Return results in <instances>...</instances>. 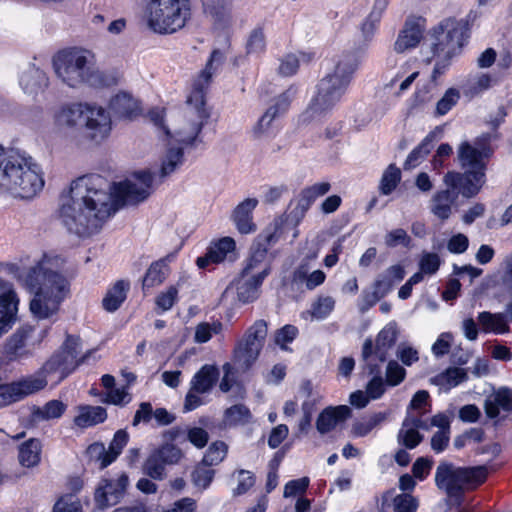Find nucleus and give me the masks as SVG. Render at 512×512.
<instances>
[{"label":"nucleus","instance_id":"nucleus-34","mask_svg":"<svg viewBox=\"0 0 512 512\" xmlns=\"http://www.w3.org/2000/svg\"><path fill=\"white\" fill-rule=\"evenodd\" d=\"M41 443L38 439H29L19 447V462L22 466L31 468L40 462Z\"/></svg>","mask_w":512,"mask_h":512},{"label":"nucleus","instance_id":"nucleus-36","mask_svg":"<svg viewBox=\"0 0 512 512\" xmlns=\"http://www.w3.org/2000/svg\"><path fill=\"white\" fill-rule=\"evenodd\" d=\"M67 405L60 400H50L43 407L33 410L32 416L36 421L60 418L66 411Z\"/></svg>","mask_w":512,"mask_h":512},{"label":"nucleus","instance_id":"nucleus-55","mask_svg":"<svg viewBox=\"0 0 512 512\" xmlns=\"http://www.w3.org/2000/svg\"><path fill=\"white\" fill-rule=\"evenodd\" d=\"M460 93L454 88L448 89L443 97L437 102L436 114L445 115L459 100Z\"/></svg>","mask_w":512,"mask_h":512},{"label":"nucleus","instance_id":"nucleus-14","mask_svg":"<svg viewBox=\"0 0 512 512\" xmlns=\"http://www.w3.org/2000/svg\"><path fill=\"white\" fill-rule=\"evenodd\" d=\"M44 373L39 369L35 374L12 382L6 386L0 393V406H5L18 401L28 395L44 389L47 385V379Z\"/></svg>","mask_w":512,"mask_h":512},{"label":"nucleus","instance_id":"nucleus-19","mask_svg":"<svg viewBox=\"0 0 512 512\" xmlns=\"http://www.w3.org/2000/svg\"><path fill=\"white\" fill-rule=\"evenodd\" d=\"M205 16L214 29L227 30L233 24L232 5L226 0H201Z\"/></svg>","mask_w":512,"mask_h":512},{"label":"nucleus","instance_id":"nucleus-37","mask_svg":"<svg viewBox=\"0 0 512 512\" xmlns=\"http://www.w3.org/2000/svg\"><path fill=\"white\" fill-rule=\"evenodd\" d=\"M435 132H430L423 141L411 151V153L408 155L405 163H404V169H410L415 167L419 160L424 158L426 155H428L432 149L433 141L435 139Z\"/></svg>","mask_w":512,"mask_h":512},{"label":"nucleus","instance_id":"nucleus-64","mask_svg":"<svg viewBox=\"0 0 512 512\" xmlns=\"http://www.w3.org/2000/svg\"><path fill=\"white\" fill-rule=\"evenodd\" d=\"M187 439L197 448H203L206 446L209 440V435L206 430L200 427H193L187 429Z\"/></svg>","mask_w":512,"mask_h":512},{"label":"nucleus","instance_id":"nucleus-40","mask_svg":"<svg viewBox=\"0 0 512 512\" xmlns=\"http://www.w3.org/2000/svg\"><path fill=\"white\" fill-rule=\"evenodd\" d=\"M183 162V149L181 147H169L162 161L160 177L165 178Z\"/></svg>","mask_w":512,"mask_h":512},{"label":"nucleus","instance_id":"nucleus-32","mask_svg":"<svg viewBox=\"0 0 512 512\" xmlns=\"http://www.w3.org/2000/svg\"><path fill=\"white\" fill-rule=\"evenodd\" d=\"M397 339V329L395 325L385 326L377 335L375 341V354L380 362L387 359L388 350L395 344Z\"/></svg>","mask_w":512,"mask_h":512},{"label":"nucleus","instance_id":"nucleus-17","mask_svg":"<svg viewBox=\"0 0 512 512\" xmlns=\"http://www.w3.org/2000/svg\"><path fill=\"white\" fill-rule=\"evenodd\" d=\"M18 302L12 284L0 280V337L12 328L16 319Z\"/></svg>","mask_w":512,"mask_h":512},{"label":"nucleus","instance_id":"nucleus-49","mask_svg":"<svg viewBox=\"0 0 512 512\" xmlns=\"http://www.w3.org/2000/svg\"><path fill=\"white\" fill-rule=\"evenodd\" d=\"M295 93L296 90L294 88H288L273 100V103L269 106L268 110L275 112L276 117L281 116L289 109Z\"/></svg>","mask_w":512,"mask_h":512},{"label":"nucleus","instance_id":"nucleus-35","mask_svg":"<svg viewBox=\"0 0 512 512\" xmlns=\"http://www.w3.org/2000/svg\"><path fill=\"white\" fill-rule=\"evenodd\" d=\"M168 274L166 258L153 262L148 268L142 282L143 289L160 285Z\"/></svg>","mask_w":512,"mask_h":512},{"label":"nucleus","instance_id":"nucleus-41","mask_svg":"<svg viewBox=\"0 0 512 512\" xmlns=\"http://www.w3.org/2000/svg\"><path fill=\"white\" fill-rule=\"evenodd\" d=\"M388 417L386 412H377L372 414L369 418L364 421L356 422L352 426V432L354 435L363 437L369 434L375 427L383 423Z\"/></svg>","mask_w":512,"mask_h":512},{"label":"nucleus","instance_id":"nucleus-1","mask_svg":"<svg viewBox=\"0 0 512 512\" xmlns=\"http://www.w3.org/2000/svg\"><path fill=\"white\" fill-rule=\"evenodd\" d=\"M153 184L149 171H139L118 184H111L98 174L74 180L68 196L62 198L60 219L68 232L88 238L100 231L116 211V202L135 205L148 198Z\"/></svg>","mask_w":512,"mask_h":512},{"label":"nucleus","instance_id":"nucleus-16","mask_svg":"<svg viewBox=\"0 0 512 512\" xmlns=\"http://www.w3.org/2000/svg\"><path fill=\"white\" fill-rule=\"evenodd\" d=\"M128 438V433L120 429L115 433L108 449L102 443H93L87 448V454L90 459L100 462V468L103 469L120 455Z\"/></svg>","mask_w":512,"mask_h":512},{"label":"nucleus","instance_id":"nucleus-3","mask_svg":"<svg viewBox=\"0 0 512 512\" xmlns=\"http://www.w3.org/2000/svg\"><path fill=\"white\" fill-rule=\"evenodd\" d=\"M25 284L33 294L29 310L38 320L57 315L61 304L70 293V283L67 278L41 264L30 268L25 277Z\"/></svg>","mask_w":512,"mask_h":512},{"label":"nucleus","instance_id":"nucleus-59","mask_svg":"<svg viewBox=\"0 0 512 512\" xmlns=\"http://www.w3.org/2000/svg\"><path fill=\"white\" fill-rule=\"evenodd\" d=\"M237 479V486L233 490L234 496L245 494L255 483L254 475L247 470H239Z\"/></svg>","mask_w":512,"mask_h":512},{"label":"nucleus","instance_id":"nucleus-2","mask_svg":"<svg viewBox=\"0 0 512 512\" xmlns=\"http://www.w3.org/2000/svg\"><path fill=\"white\" fill-rule=\"evenodd\" d=\"M56 78L72 89L111 87L118 85L123 75L118 70L101 71L95 55L87 49L69 47L59 50L51 60Z\"/></svg>","mask_w":512,"mask_h":512},{"label":"nucleus","instance_id":"nucleus-12","mask_svg":"<svg viewBox=\"0 0 512 512\" xmlns=\"http://www.w3.org/2000/svg\"><path fill=\"white\" fill-rule=\"evenodd\" d=\"M267 323L256 321L246 332L245 337L234 349V364L239 371H247L257 360L267 336Z\"/></svg>","mask_w":512,"mask_h":512},{"label":"nucleus","instance_id":"nucleus-23","mask_svg":"<svg viewBox=\"0 0 512 512\" xmlns=\"http://www.w3.org/2000/svg\"><path fill=\"white\" fill-rule=\"evenodd\" d=\"M351 409L346 405L329 406L325 408L316 420V428L320 434H326L338 424L345 422L351 416Z\"/></svg>","mask_w":512,"mask_h":512},{"label":"nucleus","instance_id":"nucleus-62","mask_svg":"<svg viewBox=\"0 0 512 512\" xmlns=\"http://www.w3.org/2000/svg\"><path fill=\"white\" fill-rule=\"evenodd\" d=\"M275 112L266 110L265 113L259 118L255 126L253 127V135L256 138L262 137L270 128L272 122L276 119Z\"/></svg>","mask_w":512,"mask_h":512},{"label":"nucleus","instance_id":"nucleus-44","mask_svg":"<svg viewBox=\"0 0 512 512\" xmlns=\"http://www.w3.org/2000/svg\"><path fill=\"white\" fill-rule=\"evenodd\" d=\"M401 180V171L394 164H390L384 171L381 182L380 191L383 195H389Z\"/></svg>","mask_w":512,"mask_h":512},{"label":"nucleus","instance_id":"nucleus-46","mask_svg":"<svg viewBox=\"0 0 512 512\" xmlns=\"http://www.w3.org/2000/svg\"><path fill=\"white\" fill-rule=\"evenodd\" d=\"M227 453V445L222 441L212 443L205 453L202 463L213 466L223 461Z\"/></svg>","mask_w":512,"mask_h":512},{"label":"nucleus","instance_id":"nucleus-54","mask_svg":"<svg viewBox=\"0 0 512 512\" xmlns=\"http://www.w3.org/2000/svg\"><path fill=\"white\" fill-rule=\"evenodd\" d=\"M393 507L394 512H415L418 501L410 493H402L394 498Z\"/></svg>","mask_w":512,"mask_h":512},{"label":"nucleus","instance_id":"nucleus-10","mask_svg":"<svg viewBox=\"0 0 512 512\" xmlns=\"http://www.w3.org/2000/svg\"><path fill=\"white\" fill-rule=\"evenodd\" d=\"M433 42L431 44L432 56L426 59L429 64L435 56L444 55L448 62L453 56L460 53L469 37V24L465 20L447 18L442 20L432 30Z\"/></svg>","mask_w":512,"mask_h":512},{"label":"nucleus","instance_id":"nucleus-38","mask_svg":"<svg viewBox=\"0 0 512 512\" xmlns=\"http://www.w3.org/2000/svg\"><path fill=\"white\" fill-rule=\"evenodd\" d=\"M468 379L467 371L459 367H450L435 377V382L446 386L447 389L455 387Z\"/></svg>","mask_w":512,"mask_h":512},{"label":"nucleus","instance_id":"nucleus-20","mask_svg":"<svg viewBox=\"0 0 512 512\" xmlns=\"http://www.w3.org/2000/svg\"><path fill=\"white\" fill-rule=\"evenodd\" d=\"M491 150H480L476 146H472L469 142H462L457 149V159L463 170H478L482 168L486 172L487 165L484 157H489Z\"/></svg>","mask_w":512,"mask_h":512},{"label":"nucleus","instance_id":"nucleus-25","mask_svg":"<svg viewBox=\"0 0 512 512\" xmlns=\"http://www.w3.org/2000/svg\"><path fill=\"white\" fill-rule=\"evenodd\" d=\"M110 110L119 118L132 119L139 112L137 100L127 91H119L109 101Z\"/></svg>","mask_w":512,"mask_h":512},{"label":"nucleus","instance_id":"nucleus-52","mask_svg":"<svg viewBox=\"0 0 512 512\" xmlns=\"http://www.w3.org/2000/svg\"><path fill=\"white\" fill-rule=\"evenodd\" d=\"M167 465L177 464L183 456V452L176 445L166 443L154 450Z\"/></svg>","mask_w":512,"mask_h":512},{"label":"nucleus","instance_id":"nucleus-11","mask_svg":"<svg viewBox=\"0 0 512 512\" xmlns=\"http://www.w3.org/2000/svg\"><path fill=\"white\" fill-rule=\"evenodd\" d=\"M80 349L81 339L78 336L67 335L59 349L42 365L41 373H44L46 377L56 375V382L64 380L81 363H85L92 353L90 350L79 357Z\"/></svg>","mask_w":512,"mask_h":512},{"label":"nucleus","instance_id":"nucleus-39","mask_svg":"<svg viewBox=\"0 0 512 512\" xmlns=\"http://www.w3.org/2000/svg\"><path fill=\"white\" fill-rule=\"evenodd\" d=\"M361 357L364 363L363 368L364 370L368 371L369 375H377L381 373V362L375 354V347L373 341L370 338L364 341Z\"/></svg>","mask_w":512,"mask_h":512},{"label":"nucleus","instance_id":"nucleus-8","mask_svg":"<svg viewBox=\"0 0 512 512\" xmlns=\"http://www.w3.org/2000/svg\"><path fill=\"white\" fill-rule=\"evenodd\" d=\"M147 25L155 33L173 34L185 27L191 16L189 0H148Z\"/></svg>","mask_w":512,"mask_h":512},{"label":"nucleus","instance_id":"nucleus-30","mask_svg":"<svg viewBox=\"0 0 512 512\" xmlns=\"http://www.w3.org/2000/svg\"><path fill=\"white\" fill-rule=\"evenodd\" d=\"M26 339L27 332L23 329L17 330L7 339L3 346V354L8 361L19 360L27 355L24 350Z\"/></svg>","mask_w":512,"mask_h":512},{"label":"nucleus","instance_id":"nucleus-45","mask_svg":"<svg viewBox=\"0 0 512 512\" xmlns=\"http://www.w3.org/2000/svg\"><path fill=\"white\" fill-rule=\"evenodd\" d=\"M214 475L215 470L201 462L193 470L191 479L196 487L206 489L212 482Z\"/></svg>","mask_w":512,"mask_h":512},{"label":"nucleus","instance_id":"nucleus-43","mask_svg":"<svg viewBox=\"0 0 512 512\" xmlns=\"http://www.w3.org/2000/svg\"><path fill=\"white\" fill-rule=\"evenodd\" d=\"M335 299L331 296H319L311 305L309 311L312 318L325 319L334 309Z\"/></svg>","mask_w":512,"mask_h":512},{"label":"nucleus","instance_id":"nucleus-60","mask_svg":"<svg viewBox=\"0 0 512 512\" xmlns=\"http://www.w3.org/2000/svg\"><path fill=\"white\" fill-rule=\"evenodd\" d=\"M433 460L427 457H419L412 465V476L418 480H424L430 473Z\"/></svg>","mask_w":512,"mask_h":512},{"label":"nucleus","instance_id":"nucleus-28","mask_svg":"<svg viewBox=\"0 0 512 512\" xmlns=\"http://www.w3.org/2000/svg\"><path fill=\"white\" fill-rule=\"evenodd\" d=\"M458 199L452 188L436 192L432 197L431 212L441 220H447L452 214V205Z\"/></svg>","mask_w":512,"mask_h":512},{"label":"nucleus","instance_id":"nucleus-18","mask_svg":"<svg viewBox=\"0 0 512 512\" xmlns=\"http://www.w3.org/2000/svg\"><path fill=\"white\" fill-rule=\"evenodd\" d=\"M270 265H266L256 274L241 272L240 277L236 281L237 296L239 301L249 303L256 300L260 293V286L263 280L270 273Z\"/></svg>","mask_w":512,"mask_h":512},{"label":"nucleus","instance_id":"nucleus-24","mask_svg":"<svg viewBox=\"0 0 512 512\" xmlns=\"http://www.w3.org/2000/svg\"><path fill=\"white\" fill-rule=\"evenodd\" d=\"M478 322L484 332L503 334L509 332V322H512V302L506 305L503 313L481 312L478 315Z\"/></svg>","mask_w":512,"mask_h":512},{"label":"nucleus","instance_id":"nucleus-51","mask_svg":"<svg viewBox=\"0 0 512 512\" xmlns=\"http://www.w3.org/2000/svg\"><path fill=\"white\" fill-rule=\"evenodd\" d=\"M423 440V435L413 428H401L397 435V441L407 449H414Z\"/></svg>","mask_w":512,"mask_h":512},{"label":"nucleus","instance_id":"nucleus-48","mask_svg":"<svg viewBox=\"0 0 512 512\" xmlns=\"http://www.w3.org/2000/svg\"><path fill=\"white\" fill-rule=\"evenodd\" d=\"M221 330V322H201L195 328L194 341L196 343H206L211 339L213 334H218L221 332Z\"/></svg>","mask_w":512,"mask_h":512},{"label":"nucleus","instance_id":"nucleus-47","mask_svg":"<svg viewBox=\"0 0 512 512\" xmlns=\"http://www.w3.org/2000/svg\"><path fill=\"white\" fill-rule=\"evenodd\" d=\"M250 418L251 413L243 404L234 405L225 411V421L229 425L245 424Z\"/></svg>","mask_w":512,"mask_h":512},{"label":"nucleus","instance_id":"nucleus-58","mask_svg":"<svg viewBox=\"0 0 512 512\" xmlns=\"http://www.w3.org/2000/svg\"><path fill=\"white\" fill-rule=\"evenodd\" d=\"M298 334V329L294 325H285L278 329L275 333V344L279 345L281 349H286V343L292 342Z\"/></svg>","mask_w":512,"mask_h":512},{"label":"nucleus","instance_id":"nucleus-27","mask_svg":"<svg viewBox=\"0 0 512 512\" xmlns=\"http://www.w3.org/2000/svg\"><path fill=\"white\" fill-rule=\"evenodd\" d=\"M273 240V233L259 235L257 237L251 246V254L245 267L242 270L243 272L246 274H256L254 271L264 262L268 252V247Z\"/></svg>","mask_w":512,"mask_h":512},{"label":"nucleus","instance_id":"nucleus-7","mask_svg":"<svg viewBox=\"0 0 512 512\" xmlns=\"http://www.w3.org/2000/svg\"><path fill=\"white\" fill-rule=\"evenodd\" d=\"M59 127L81 129L84 136L100 143L111 131L109 113L101 106L88 103H72L61 108L56 116Z\"/></svg>","mask_w":512,"mask_h":512},{"label":"nucleus","instance_id":"nucleus-6","mask_svg":"<svg viewBox=\"0 0 512 512\" xmlns=\"http://www.w3.org/2000/svg\"><path fill=\"white\" fill-rule=\"evenodd\" d=\"M358 65L359 60L355 54L346 53L341 56L333 73L319 81L315 97L302 114L303 122L325 115L340 101Z\"/></svg>","mask_w":512,"mask_h":512},{"label":"nucleus","instance_id":"nucleus-15","mask_svg":"<svg viewBox=\"0 0 512 512\" xmlns=\"http://www.w3.org/2000/svg\"><path fill=\"white\" fill-rule=\"evenodd\" d=\"M128 476L123 473L114 481L103 479L95 491V502L101 510L116 505L123 498L128 486Z\"/></svg>","mask_w":512,"mask_h":512},{"label":"nucleus","instance_id":"nucleus-29","mask_svg":"<svg viewBox=\"0 0 512 512\" xmlns=\"http://www.w3.org/2000/svg\"><path fill=\"white\" fill-rule=\"evenodd\" d=\"M219 378V370L213 365H204L194 375L191 381V390L199 394L209 392Z\"/></svg>","mask_w":512,"mask_h":512},{"label":"nucleus","instance_id":"nucleus-5","mask_svg":"<svg viewBox=\"0 0 512 512\" xmlns=\"http://www.w3.org/2000/svg\"><path fill=\"white\" fill-rule=\"evenodd\" d=\"M224 58L223 52L219 49L213 50L205 68L195 79L193 91L186 100L183 124L175 131L178 142L187 145L193 144L209 119L210 113L205 107V91L214 71L223 63Z\"/></svg>","mask_w":512,"mask_h":512},{"label":"nucleus","instance_id":"nucleus-50","mask_svg":"<svg viewBox=\"0 0 512 512\" xmlns=\"http://www.w3.org/2000/svg\"><path fill=\"white\" fill-rule=\"evenodd\" d=\"M330 188L331 186L328 182L316 183L307 187L301 192V202H306V208H309L316 198L328 193Z\"/></svg>","mask_w":512,"mask_h":512},{"label":"nucleus","instance_id":"nucleus-61","mask_svg":"<svg viewBox=\"0 0 512 512\" xmlns=\"http://www.w3.org/2000/svg\"><path fill=\"white\" fill-rule=\"evenodd\" d=\"M440 258L436 253L425 252L420 260V269L425 274H434L440 267Z\"/></svg>","mask_w":512,"mask_h":512},{"label":"nucleus","instance_id":"nucleus-57","mask_svg":"<svg viewBox=\"0 0 512 512\" xmlns=\"http://www.w3.org/2000/svg\"><path fill=\"white\" fill-rule=\"evenodd\" d=\"M52 512H82V507L74 495L68 494L58 499Z\"/></svg>","mask_w":512,"mask_h":512},{"label":"nucleus","instance_id":"nucleus-22","mask_svg":"<svg viewBox=\"0 0 512 512\" xmlns=\"http://www.w3.org/2000/svg\"><path fill=\"white\" fill-rule=\"evenodd\" d=\"M421 22L422 20L420 18L408 19L405 22L394 44V49L397 53H403L408 49L416 47L420 43L424 32V26Z\"/></svg>","mask_w":512,"mask_h":512},{"label":"nucleus","instance_id":"nucleus-33","mask_svg":"<svg viewBox=\"0 0 512 512\" xmlns=\"http://www.w3.org/2000/svg\"><path fill=\"white\" fill-rule=\"evenodd\" d=\"M128 289L129 284L127 282L124 280L117 281L103 298V308L108 312L116 311L126 299Z\"/></svg>","mask_w":512,"mask_h":512},{"label":"nucleus","instance_id":"nucleus-63","mask_svg":"<svg viewBox=\"0 0 512 512\" xmlns=\"http://www.w3.org/2000/svg\"><path fill=\"white\" fill-rule=\"evenodd\" d=\"M265 48V36L262 30H253L248 38L246 49L247 53H259Z\"/></svg>","mask_w":512,"mask_h":512},{"label":"nucleus","instance_id":"nucleus-26","mask_svg":"<svg viewBox=\"0 0 512 512\" xmlns=\"http://www.w3.org/2000/svg\"><path fill=\"white\" fill-rule=\"evenodd\" d=\"M257 204L258 200L256 198H247L234 209L232 217L240 233L248 234L256 230L251 215Z\"/></svg>","mask_w":512,"mask_h":512},{"label":"nucleus","instance_id":"nucleus-4","mask_svg":"<svg viewBox=\"0 0 512 512\" xmlns=\"http://www.w3.org/2000/svg\"><path fill=\"white\" fill-rule=\"evenodd\" d=\"M0 186L15 197L31 199L42 190L44 180L31 156L0 146Z\"/></svg>","mask_w":512,"mask_h":512},{"label":"nucleus","instance_id":"nucleus-42","mask_svg":"<svg viewBox=\"0 0 512 512\" xmlns=\"http://www.w3.org/2000/svg\"><path fill=\"white\" fill-rule=\"evenodd\" d=\"M165 465L167 464L153 451L143 464V472L152 479L161 480L165 477Z\"/></svg>","mask_w":512,"mask_h":512},{"label":"nucleus","instance_id":"nucleus-56","mask_svg":"<svg viewBox=\"0 0 512 512\" xmlns=\"http://www.w3.org/2000/svg\"><path fill=\"white\" fill-rule=\"evenodd\" d=\"M406 376V370L396 361L388 362L386 368V383L389 386L399 385Z\"/></svg>","mask_w":512,"mask_h":512},{"label":"nucleus","instance_id":"nucleus-31","mask_svg":"<svg viewBox=\"0 0 512 512\" xmlns=\"http://www.w3.org/2000/svg\"><path fill=\"white\" fill-rule=\"evenodd\" d=\"M107 418L106 409L101 406H81L79 414L74 418L76 426L86 428L102 423Z\"/></svg>","mask_w":512,"mask_h":512},{"label":"nucleus","instance_id":"nucleus-21","mask_svg":"<svg viewBox=\"0 0 512 512\" xmlns=\"http://www.w3.org/2000/svg\"><path fill=\"white\" fill-rule=\"evenodd\" d=\"M19 84L24 93L36 96L48 88L49 77L44 70L35 64H30L20 76Z\"/></svg>","mask_w":512,"mask_h":512},{"label":"nucleus","instance_id":"nucleus-53","mask_svg":"<svg viewBox=\"0 0 512 512\" xmlns=\"http://www.w3.org/2000/svg\"><path fill=\"white\" fill-rule=\"evenodd\" d=\"M235 248V241L230 237H224L209 249V257H213V262H221L226 254Z\"/></svg>","mask_w":512,"mask_h":512},{"label":"nucleus","instance_id":"nucleus-9","mask_svg":"<svg viewBox=\"0 0 512 512\" xmlns=\"http://www.w3.org/2000/svg\"><path fill=\"white\" fill-rule=\"evenodd\" d=\"M487 478V466L459 467L442 461L435 471V484L449 497H459L466 489H474Z\"/></svg>","mask_w":512,"mask_h":512},{"label":"nucleus","instance_id":"nucleus-13","mask_svg":"<svg viewBox=\"0 0 512 512\" xmlns=\"http://www.w3.org/2000/svg\"><path fill=\"white\" fill-rule=\"evenodd\" d=\"M444 183L452 188L457 196L462 195L470 199L478 195L486 183V172L478 170H464L463 172L449 171L444 176Z\"/></svg>","mask_w":512,"mask_h":512}]
</instances>
